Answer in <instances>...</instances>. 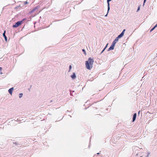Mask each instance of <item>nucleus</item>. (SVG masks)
<instances>
[{
  "mask_svg": "<svg viewBox=\"0 0 157 157\" xmlns=\"http://www.w3.org/2000/svg\"><path fill=\"white\" fill-rule=\"evenodd\" d=\"M69 10H71V9H69Z\"/></svg>",
  "mask_w": 157,
  "mask_h": 157,
  "instance_id": "obj_27",
  "label": "nucleus"
},
{
  "mask_svg": "<svg viewBox=\"0 0 157 157\" xmlns=\"http://www.w3.org/2000/svg\"><path fill=\"white\" fill-rule=\"evenodd\" d=\"M22 95L23 94H19V97H20V98H21V97H22Z\"/></svg>",
  "mask_w": 157,
  "mask_h": 157,
  "instance_id": "obj_12",
  "label": "nucleus"
},
{
  "mask_svg": "<svg viewBox=\"0 0 157 157\" xmlns=\"http://www.w3.org/2000/svg\"><path fill=\"white\" fill-rule=\"evenodd\" d=\"M106 15H107V14L105 15V16H106Z\"/></svg>",
  "mask_w": 157,
  "mask_h": 157,
  "instance_id": "obj_23",
  "label": "nucleus"
},
{
  "mask_svg": "<svg viewBox=\"0 0 157 157\" xmlns=\"http://www.w3.org/2000/svg\"><path fill=\"white\" fill-rule=\"evenodd\" d=\"M26 1L29 2V4L31 3V0H27Z\"/></svg>",
  "mask_w": 157,
  "mask_h": 157,
  "instance_id": "obj_13",
  "label": "nucleus"
},
{
  "mask_svg": "<svg viewBox=\"0 0 157 157\" xmlns=\"http://www.w3.org/2000/svg\"><path fill=\"white\" fill-rule=\"evenodd\" d=\"M136 117V113H135L133 115V118H132V122H134L135 120Z\"/></svg>",
  "mask_w": 157,
  "mask_h": 157,
  "instance_id": "obj_6",
  "label": "nucleus"
},
{
  "mask_svg": "<svg viewBox=\"0 0 157 157\" xmlns=\"http://www.w3.org/2000/svg\"><path fill=\"white\" fill-rule=\"evenodd\" d=\"M124 31H125V29H124V30L122 31V33H121V34H120V35L118 36V37L115 38V40H114V41H113V44H112V45L115 44L116 43V42H117V41H118V39L122 37L123 36V35L124 34Z\"/></svg>",
  "mask_w": 157,
  "mask_h": 157,
  "instance_id": "obj_2",
  "label": "nucleus"
},
{
  "mask_svg": "<svg viewBox=\"0 0 157 157\" xmlns=\"http://www.w3.org/2000/svg\"><path fill=\"white\" fill-rule=\"evenodd\" d=\"M82 51H83V52H84V54H85V51L84 49H82Z\"/></svg>",
  "mask_w": 157,
  "mask_h": 157,
  "instance_id": "obj_19",
  "label": "nucleus"
},
{
  "mask_svg": "<svg viewBox=\"0 0 157 157\" xmlns=\"http://www.w3.org/2000/svg\"><path fill=\"white\" fill-rule=\"evenodd\" d=\"M98 6H96L95 7H93V8H94L95 9H99V8H98Z\"/></svg>",
  "mask_w": 157,
  "mask_h": 157,
  "instance_id": "obj_15",
  "label": "nucleus"
},
{
  "mask_svg": "<svg viewBox=\"0 0 157 157\" xmlns=\"http://www.w3.org/2000/svg\"><path fill=\"white\" fill-rule=\"evenodd\" d=\"M71 66L70 65V66H69V71L71 70Z\"/></svg>",
  "mask_w": 157,
  "mask_h": 157,
  "instance_id": "obj_20",
  "label": "nucleus"
},
{
  "mask_svg": "<svg viewBox=\"0 0 157 157\" xmlns=\"http://www.w3.org/2000/svg\"><path fill=\"white\" fill-rule=\"evenodd\" d=\"M107 4L108 7L107 10H110L109 3H107Z\"/></svg>",
  "mask_w": 157,
  "mask_h": 157,
  "instance_id": "obj_10",
  "label": "nucleus"
},
{
  "mask_svg": "<svg viewBox=\"0 0 157 157\" xmlns=\"http://www.w3.org/2000/svg\"><path fill=\"white\" fill-rule=\"evenodd\" d=\"M0 74H2V72H0Z\"/></svg>",
  "mask_w": 157,
  "mask_h": 157,
  "instance_id": "obj_24",
  "label": "nucleus"
},
{
  "mask_svg": "<svg viewBox=\"0 0 157 157\" xmlns=\"http://www.w3.org/2000/svg\"><path fill=\"white\" fill-rule=\"evenodd\" d=\"M111 1V0H107V3H109V2Z\"/></svg>",
  "mask_w": 157,
  "mask_h": 157,
  "instance_id": "obj_17",
  "label": "nucleus"
},
{
  "mask_svg": "<svg viewBox=\"0 0 157 157\" xmlns=\"http://www.w3.org/2000/svg\"><path fill=\"white\" fill-rule=\"evenodd\" d=\"M107 45H108V44H107V45H106V46H105V48H104V49H103V51H102V52H103V51H104L105 49L106 48V47H107Z\"/></svg>",
  "mask_w": 157,
  "mask_h": 157,
  "instance_id": "obj_16",
  "label": "nucleus"
},
{
  "mask_svg": "<svg viewBox=\"0 0 157 157\" xmlns=\"http://www.w3.org/2000/svg\"><path fill=\"white\" fill-rule=\"evenodd\" d=\"M146 0H144V3L146 2Z\"/></svg>",
  "mask_w": 157,
  "mask_h": 157,
  "instance_id": "obj_21",
  "label": "nucleus"
},
{
  "mask_svg": "<svg viewBox=\"0 0 157 157\" xmlns=\"http://www.w3.org/2000/svg\"><path fill=\"white\" fill-rule=\"evenodd\" d=\"M94 61L93 59L90 58H89L88 60L86 61V67L87 69L90 70L92 67V64Z\"/></svg>",
  "mask_w": 157,
  "mask_h": 157,
  "instance_id": "obj_1",
  "label": "nucleus"
},
{
  "mask_svg": "<svg viewBox=\"0 0 157 157\" xmlns=\"http://www.w3.org/2000/svg\"><path fill=\"white\" fill-rule=\"evenodd\" d=\"M2 70V67H0V71H1Z\"/></svg>",
  "mask_w": 157,
  "mask_h": 157,
  "instance_id": "obj_22",
  "label": "nucleus"
},
{
  "mask_svg": "<svg viewBox=\"0 0 157 157\" xmlns=\"http://www.w3.org/2000/svg\"><path fill=\"white\" fill-rule=\"evenodd\" d=\"M32 11H31V12H30V13H32Z\"/></svg>",
  "mask_w": 157,
  "mask_h": 157,
  "instance_id": "obj_26",
  "label": "nucleus"
},
{
  "mask_svg": "<svg viewBox=\"0 0 157 157\" xmlns=\"http://www.w3.org/2000/svg\"><path fill=\"white\" fill-rule=\"evenodd\" d=\"M24 3V4L25 5H26V4H29V2H27V1H25V2H23Z\"/></svg>",
  "mask_w": 157,
  "mask_h": 157,
  "instance_id": "obj_11",
  "label": "nucleus"
},
{
  "mask_svg": "<svg viewBox=\"0 0 157 157\" xmlns=\"http://www.w3.org/2000/svg\"><path fill=\"white\" fill-rule=\"evenodd\" d=\"M26 1L29 2V4L31 3V0H27Z\"/></svg>",
  "mask_w": 157,
  "mask_h": 157,
  "instance_id": "obj_14",
  "label": "nucleus"
},
{
  "mask_svg": "<svg viewBox=\"0 0 157 157\" xmlns=\"http://www.w3.org/2000/svg\"><path fill=\"white\" fill-rule=\"evenodd\" d=\"M142 157L141 156V157Z\"/></svg>",
  "mask_w": 157,
  "mask_h": 157,
  "instance_id": "obj_28",
  "label": "nucleus"
},
{
  "mask_svg": "<svg viewBox=\"0 0 157 157\" xmlns=\"http://www.w3.org/2000/svg\"><path fill=\"white\" fill-rule=\"evenodd\" d=\"M114 46H115V45H111V46H110L109 49H108V51H109L111 50H112L113 49V48H114Z\"/></svg>",
  "mask_w": 157,
  "mask_h": 157,
  "instance_id": "obj_4",
  "label": "nucleus"
},
{
  "mask_svg": "<svg viewBox=\"0 0 157 157\" xmlns=\"http://www.w3.org/2000/svg\"><path fill=\"white\" fill-rule=\"evenodd\" d=\"M140 6H138L137 10H140Z\"/></svg>",
  "mask_w": 157,
  "mask_h": 157,
  "instance_id": "obj_18",
  "label": "nucleus"
},
{
  "mask_svg": "<svg viewBox=\"0 0 157 157\" xmlns=\"http://www.w3.org/2000/svg\"><path fill=\"white\" fill-rule=\"evenodd\" d=\"M13 90V88L12 87L9 90V92L10 94L12 95V91Z\"/></svg>",
  "mask_w": 157,
  "mask_h": 157,
  "instance_id": "obj_5",
  "label": "nucleus"
},
{
  "mask_svg": "<svg viewBox=\"0 0 157 157\" xmlns=\"http://www.w3.org/2000/svg\"><path fill=\"white\" fill-rule=\"evenodd\" d=\"M25 20H26V19L24 18L22 19V21H19L16 22V23L15 24V25H13V28H17L19 26L21 25L22 24V23H23V21H24Z\"/></svg>",
  "mask_w": 157,
  "mask_h": 157,
  "instance_id": "obj_3",
  "label": "nucleus"
},
{
  "mask_svg": "<svg viewBox=\"0 0 157 157\" xmlns=\"http://www.w3.org/2000/svg\"><path fill=\"white\" fill-rule=\"evenodd\" d=\"M157 24H156V25H155V26H154V27H153V28H152V29H151V30H150V31L151 32L154 29V28H155V27H157Z\"/></svg>",
  "mask_w": 157,
  "mask_h": 157,
  "instance_id": "obj_9",
  "label": "nucleus"
},
{
  "mask_svg": "<svg viewBox=\"0 0 157 157\" xmlns=\"http://www.w3.org/2000/svg\"><path fill=\"white\" fill-rule=\"evenodd\" d=\"M108 11H109V10H107V13H108Z\"/></svg>",
  "mask_w": 157,
  "mask_h": 157,
  "instance_id": "obj_25",
  "label": "nucleus"
},
{
  "mask_svg": "<svg viewBox=\"0 0 157 157\" xmlns=\"http://www.w3.org/2000/svg\"><path fill=\"white\" fill-rule=\"evenodd\" d=\"M71 78L73 79H74L75 78V73H73V74L71 75Z\"/></svg>",
  "mask_w": 157,
  "mask_h": 157,
  "instance_id": "obj_7",
  "label": "nucleus"
},
{
  "mask_svg": "<svg viewBox=\"0 0 157 157\" xmlns=\"http://www.w3.org/2000/svg\"><path fill=\"white\" fill-rule=\"evenodd\" d=\"M5 31H4V33H3V34H2V35H3V36L4 37V38H5V40H6V36L5 35Z\"/></svg>",
  "mask_w": 157,
  "mask_h": 157,
  "instance_id": "obj_8",
  "label": "nucleus"
}]
</instances>
